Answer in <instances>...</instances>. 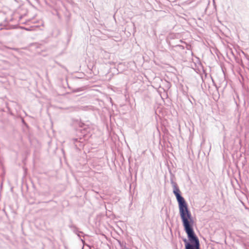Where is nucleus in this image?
<instances>
[{
	"label": "nucleus",
	"mask_w": 249,
	"mask_h": 249,
	"mask_svg": "<svg viewBox=\"0 0 249 249\" xmlns=\"http://www.w3.org/2000/svg\"><path fill=\"white\" fill-rule=\"evenodd\" d=\"M173 193L176 196L178 204L179 213L184 230L186 232L188 241L183 240L185 249H199V241L193 230L194 221L184 198L180 195V191L176 184L173 186Z\"/></svg>",
	"instance_id": "obj_1"
}]
</instances>
